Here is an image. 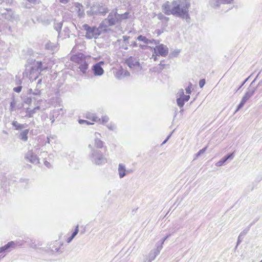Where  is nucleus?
<instances>
[{"label": "nucleus", "instance_id": "nucleus-1", "mask_svg": "<svg viewBox=\"0 0 262 262\" xmlns=\"http://www.w3.org/2000/svg\"><path fill=\"white\" fill-rule=\"evenodd\" d=\"M190 4L189 0H175L171 3L166 2L162 5L164 13L172 14L182 18H189L188 11Z\"/></svg>", "mask_w": 262, "mask_h": 262}, {"label": "nucleus", "instance_id": "nucleus-2", "mask_svg": "<svg viewBox=\"0 0 262 262\" xmlns=\"http://www.w3.org/2000/svg\"><path fill=\"white\" fill-rule=\"evenodd\" d=\"M128 15V13L127 12L122 14H118L117 9H114L110 13L107 17L100 24L99 27L101 29H106L110 26H114L116 23L120 22L122 19H127Z\"/></svg>", "mask_w": 262, "mask_h": 262}, {"label": "nucleus", "instance_id": "nucleus-3", "mask_svg": "<svg viewBox=\"0 0 262 262\" xmlns=\"http://www.w3.org/2000/svg\"><path fill=\"white\" fill-rule=\"evenodd\" d=\"M46 69L47 67H43L41 62L34 61L31 67L26 68L23 73V76L28 77L30 80L33 78L36 79L38 77V73L43 71Z\"/></svg>", "mask_w": 262, "mask_h": 262}, {"label": "nucleus", "instance_id": "nucleus-4", "mask_svg": "<svg viewBox=\"0 0 262 262\" xmlns=\"http://www.w3.org/2000/svg\"><path fill=\"white\" fill-rule=\"evenodd\" d=\"M108 11L109 10L106 6L102 3L95 2L90 5V9L86 11V13L89 16L98 15L104 16Z\"/></svg>", "mask_w": 262, "mask_h": 262}, {"label": "nucleus", "instance_id": "nucleus-5", "mask_svg": "<svg viewBox=\"0 0 262 262\" xmlns=\"http://www.w3.org/2000/svg\"><path fill=\"white\" fill-rule=\"evenodd\" d=\"M89 147L92 149L89 158L93 164L102 165L107 162V159L101 151L94 149L91 144L89 145Z\"/></svg>", "mask_w": 262, "mask_h": 262}, {"label": "nucleus", "instance_id": "nucleus-6", "mask_svg": "<svg viewBox=\"0 0 262 262\" xmlns=\"http://www.w3.org/2000/svg\"><path fill=\"white\" fill-rule=\"evenodd\" d=\"M255 80L256 78L251 82L250 86L247 89V91L243 97L240 103L237 106V108L235 111V113L243 107L245 103L253 95L256 91V88L253 86L252 84L255 82Z\"/></svg>", "mask_w": 262, "mask_h": 262}, {"label": "nucleus", "instance_id": "nucleus-7", "mask_svg": "<svg viewBox=\"0 0 262 262\" xmlns=\"http://www.w3.org/2000/svg\"><path fill=\"white\" fill-rule=\"evenodd\" d=\"M82 29L86 31L85 37L88 39L96 38L100 34V31L99 29L103 30H106V29H101L99 27V28L91 27L87 24H84L82 26Z\"/></svg>", "mask_w": 262, "mask_h": 262}, {"label": "nucleus", "instance_id": "nucleus-8", "mask_svg": "<svg viewBox=\"0 0 262 262\" xmlns=\"http://www.w3.org/2000/svg\"><path fill=\"white\" fill-rule=\"evenodd\" d=\"M71 59L79 65V69L80 71L82 72L83 74H85L88 69V63L85 60L77 56H72Z\"/></svg>", "mask_w": 262, "mask_h": 262}, {"label": "nucleus", "instance_id": "nucleus-9", "mask_svg": "<svg viewBox=\"0 0 262 262\" xmlns=\"http://www.w3.org/2000/svg\"><path fill=\"white\" fill-rule=\"evenodd\" d=\"M154 53L156 55L166 57L168 54V47L163 44H160L154 48Z\"/></svg>", "mask_w": 262, "mask_h": 262}, {"label": "nucleus", "instance_id": "nucleus-10", "mask_svg": "<svg viewBox=\"0 0 262 262\" xmlns=\"http://www.w3.org/2000/svg\"><path fill=\"white\" fill-rule=\"evenodd\" d=\"M104 64V62L102 61H101L93 65L92 70L95 76H100L103 74L104 70L102 66Z\"/></svg>", "mask_w": 262, "mask_h": 262}, {"label": "nucleus", "instance_id": "nucleus-11", "mask_svg": "<svg viewBox=\"0 0 262 262\" xmlns=\"http://www.w3.org/2000/svg\"><path fill=\"white\" fill-rule=\"evenodd\" d=\"M161 250V246L156 245V248L150 251L147 259L145 260L144 262H151L152 260H154L156 256L159 254Z\"/></svg>", "mask_w": 262, "mask_h": 262}, {"label": "nucleus", "instance_id": "nucleus-12", "mask_svg": "<svg viewBox=\"0 0 262 262\" xmlns=\"http://www.w3.org/2000/svg\"><path fill=\"white\" fill-rule=\"evenodd\" d=\"M25 158L30 163L36 164L39 163V159L37 156L34 154L32 150H29L25 155Z\"/></svg>", "mask_w": 262, "mask_h": 262}, {"label": "nucleus", "instance_id": "nucleus-13", "mask_svg": "<svg viewBox=\"0 0 262 262\" xmlns=\"http://www.w3.org/2000/svg\"><path fill=\"white\" fill-rule=\"evenodd\" d=\"M125 62L131 69L141 70L142 68L138 60L132 57H130L126 59Z\"/></svg>", "mask_w": 262, "mask_h": 262}, {"label": "nucleus", "instance_id": "nucleus-14", "mask_svg": "<svg viewBox=\"0 0 262 262\" xmlns=\"http://www.w3.org/2000/svg\"><path fill=\"white\" fill-rule=\"evenodd\" d=\"M118 171L119 178L121 179L124 178L127 174L133 172V170L126 169L125 165L122 163L119 164Z\"/></svg>", "mask_w": 262, "mask_h": 262}, {"label": "nucleus", "instance_id": "nucleus-15", "mask_svg": "<svg viewBox=\"0 0 262 262\" xmlns=\"http://www.w3.org/2000/svg\"><path fill=\"white\" fill-rule=\"evenodd\" d=\"M74 6L75 7V11L77 12L78 16L79 17H84L85 13L82 5L78 3H75L74 4Z\"/></svg>", "mask_w": 262, "mask_h": 262}, {"label": "nucleus", "instance_id": "nucleus-16", "mask_svg": "<svg viewBox=\"0 0 262 262\" xmlns=\"http://www.w3.org/2000/svg\"><path fill=\"white\" fill-rule=\"evenodd\" d=\"M234 158V152H232L226 156L222 158L219 161L215 163V166L217 167H221L224 165L225 162L228 160H232Z\"/></svg>", "mask_w": 262, "mask_h": 262}, {"label": "nucleus", "instance_id": "nucleus-17", "mask_svg": "<svg viewBox=\"0 0 262 262\" xmlns=\"http://www.w3.org/2000/svg\"><path fill=\"white\" fill-rule=\"evenodd\" d=\"M100 136L101 135L99 133H95V139L94 145L97 148H102L103 146V142L100 139H99V137H100Z\"/></svg>", "mask_w": 262, "mask_h": 262}, {"label": "nucleus", "instance_id": "nucleus-18", "mask_svg": "<svg viewBox=\"0 0 262 262\" xmlns=\"http://www.w3.org/2000/svg\"><path fill=\"white\" fill-rule=\"evenodd\" d=\"M130 75V73L126 70L123 69L119 70L116 74V76L118 79H121L126 77H128Z\"/></svg>", "mask_w": 262, "mask_h": 262}, {"label": "nucleus", "instance_id": "nucleus-19", "mask_svg": "<svg viewBox=\"0 0 262 262\" xmlns=\"http://www.w3.org/2000/svg\"><path fill=\"white\" fill-rule=\"evenodd\" d=\"M39 109L40 107L39 106L34 107L33 110H30L29 107L27 108L26 111V115H25V117L28 118L33 117L34 114H35Z\"/></svg>", "mask_w": 262, "mask_h": 262}, {"label": "nucleus", "instance_id": "nucleus-20", "mask_svg": "<svg viewBox=\"0 0 262 262\" xmlns=\"http://www.w3.org/2000/svg\"><path fill=\"white\" fill-rule=\"evenodd\" d=\"M137 40L142 41L145 44H149L152 43L154 42L155 44L159 43V42H157L155 40L152 39L150 40L147 38L145 36H144L143 35H139L137 38Z\"/></svg>", "mask_w": 262, "mask_h": 262}, {"label": "nucleus", "instance_id": "nucleus-21", "mask_svg": "<svg viewBox=\"0 0 262 262\" xmlns=\"http://www.w3.org/2000/svg\"><path fill=\"white\" fill-rule=\"evenodd\" d=\"M29 133V129H25L20 132L19 138L23 141H27L28 140V135Z\"/></svg>", "mask_w": 262, "mask_h": 262}, {"label": "nucleus", "instance_id": "nucleus-22", "mask_svg": "<svg viewBox=\"0 0 262 262\" xmlns=\"http://www.w3.org/2000/svg\"><path fill=\"white\" fill-rule=\"evenodd\" d=\"M85 117L88 119H92L94 122H98L100 121V119L98 118V117H96L95 114L90 112H88L86 113Z\"/></svg>", "mask_w": 262, "mask_h": 262}, {"label": "nucleus", "instance_id": "nucleus-23", "mask_svg": "<svg viewBox=\"0 0 262 262\" xmlns=\"http://www.w3.org/2000/svg\"><path fill=\"white\" fill-rule=\"evenodd\" d=\"M46 49L48 50H50L51 51H54L57 48V46L56 43H52L50 41L47 42L46 44Z\"/></svg>", "mask_w": 262, "mask_h": 262}, {"label": "nucleus", "instance_id": "nucleus-24", "mask_svg": "<svg viewBox=\"0 0 262 262\" xmlns=\"http://www.w3.org/2000/svg\"><path fill=\"white\" fill-rule=\"evenodd\" d=\"M62 24L61 22H58L54 24V28L58 32V36L62 34L60 31L62 28Z\"/></svg>", "mask_w": 262, "mask_h": 262}, {"label": "nucleus", "instance_id": "nucleus-25", "mask_svg": "<svg viewBox=\"0 0 262 262\" xmlns=\"http://www.w3.org/2000/svg\"><path fill=\"white\" fill-rule=\"evenodd\" d=\"M12 125L16 130H20L24 127V125L18 123L16 121H13Z\"/></svg>", "mask_w": 262, "mask_h": 262}, {"label": "nucleus", "instance_id": "nucleus-26", "mask_svg": "<svg viewBox=\"0 0 262 262\" xmlns=\"http://www.w3.org/2000/svg\"><path fill=\"white\" fill-rule=\"evenodd\" d=\"M165 64H162V63L161 62L160 64L158 65L157 67H155L154 68V71L157 72H160L165 68Z\"/></svg>", "mask_w": 262, "mask_h": 262}, {"label": "nucleus", "instance_id": "nucleus-27", "mask_svg": "<svg viewBox=\"0 0 262 262\" xmlns=\"http://www.w3.org/2000/svg\"><path fill=\"white\" fill-rule=\"evenodd\" d=\"M207 148V147L206 146L203 149L200 150L195 155V158L194 159H197L199 156H201L203 154L205 153V152L206 151Z\"/></svg>", "mask_w": 262, "mask_h": 262}, {"label": "nucleus", "instance_id": "nucleus-28", "mask_svg": "<svg viewBox=\"0 0 262 262\" xmlns=\"http://www.w3.org/2000/svg\"><path fill=\"white\" fill-rule=\"evenodd\" d=\"M16 245L17 244L15 243L14 242L11 241L9 242L7 244L5 245V248H7V249L10 248H14L16 247Z\"/></svg>", "mask_w": 262, "mask_h": 262}, {"label": "nucleus", "instance_id": "nucleus-29", "mask_svg": "<svg viewBox=\"0 0 262 262\" xmlns=\"http://www.w3.org/2000/svg\"><path fill=\"white\" fill-rule=\"evenodd\" d=\"M171 235V234H169L167 235L166 237L162 239L160 242H158L156 244L157 246H161V249L163 248V245L164 242Z\"/></svg>", "mask_w": 262, "mask_h": 262}, {"label": "nucleus", "instance_id": "nucleus-30", "mask_svg": "<svg viewBox=\"0 0 262 262\" xmlns=\"http://www.w3.org/2000/svg\"><path fill=\"white\" fill-rule=\"evenodd\" d=\"M15 105L16 102L15 100L13 99L11 102H10V111L11 112H12L14 111H15Z\"/></svg>", "mask_w": 262, "mask_h": 262}, {"label": "nucleus", "instance_id": "nucleus-31", "mask_svg": "<svg viewBox=\"0 0 262 262\" xmlns=\"http://www.w3.org/2000/svg\"><path fill=\"white\" fill-rule=\"evenodd\" d=\"M177 104L180 107H182L184 104V101L182 99V98H178L177 99Z\"/></svg>", "mask_w": 262, "mask_h": 262}, {"label": "nucleus", "instance_id": "nucleus-32", "mask_svg": "<svg viewBox=\"0 0 262 262\" xmlns=\"http://www.w3.org/2000/svg\"><path fill=\"white\" fill-rule=\"evenodd\" d=\"M107 128L111 130H114L116 129V126L115 124L111 123L107 125Z\"/></svg>", "mask_w": 262, "mask_h": 262}, {"label": "nucleus", "instance_id": "nucleus-33", "mask_svg": "<svg viewBox=\"0 0 262 262\" xmlns=\"http://www.w3.org/2000/svg\"><path fill=\"white\" fill-rule=\"evenodd\" d=\"M79 232V226L77 225L75 227V230L72 234L71 236L74 238Z\"/></svg>", "mask_w": 262, "mask_h": 262}, {"label": "nucleus", "instance_id": "nucleus-34", "mask_svg": "<svg viewBox=\"0 0 262 262\" xmlns=\"http://www.w3.org/2000/svg\"><path fill=\"white\" fill-rule=\"evenodd\" d=\"M234 0H217L218 2H220L222 4H231Z\"/></svg>", "mask_w": 262, "mask_h": 262}, {"label": "nucleus", "instance_id": "nucleus-35", "mask_svg": "<svg viewBox=\"0 0 262 262\" xmlns=\"http://www.w3.org/2000/svg\"><path fill=\"white\" fill-rule=\"evenodd\" d=\"M249 230V228H248L244 230L242 232H241V233L239 234V237H244L245 235H246Z\"/></svg>", "mask_w": 262, "mask_h": 262}, {"label": "nucleus", "instance_id": "nucleus-36", "mask_svg": "<svg viewBox=\"0 0 262 262\" xmlns=\"http://www.w3.org/2000/svg\"><path fill=\"white\" fill-rule=\"evenodd\" d=\"M78 122H79V124H84V123H85V124H86L88 125L93 124V123H91V122H89V121H88L86 120H82V119L79 120Z\"/></svg>", "mask_w": 262, "mask_h": 262}, {"label": "nucleus", "instance_id": "nucleus-37", "mask_svg": "<svg viewBox=\"0 0 262 262\" xmlns=\"http://www.w3.org/2000/svg\"><path fill=\"white\" fill-rule=\"evenodd\" d=\"M101 120H102V123L104 124L105 123H107L108 121L109 118L106 116H104L102 117Z\"/></svg>", "mask_w": 262, "mask_h": 262}, {"label": "nucleus", "instance_id": "nucleus-38", "mask_svg": "<svg viewBox=\"0 0 262 262\" xmlns=\"http://www.w3.org/2000/svg\"><path fill=\"white\" fill-rule=\"evenodd\" d=\"M178 96H179V98H182V97L184 95V90L183 89H180L177 94Z\"/></svg>", "mask_w": 262, "mask_h": 262}, {"label": "nucleus", "instance_id": "nucleus-39", "mask_svg": "<svg viewBox=\"0 0 262 262\" xmlns=\"http://www.w3.org/2000/svg\"><path fill=\"white\" fill-rule=\"evenodd\" d=\"M13 0H0V4L3 3H6V4L11 5L13 3Z\"/></svg>", "mask_w": 262, "mask_h": 262}, {"label": "nucleus", "instance_id": "nucleus-40", "mask_svg": "<svg viewBox=\"0 0 262 262\" xmlns=\"http://www.w3.org/2000/svg\"><path fill=\"white\" fill-rule=\"evenodd\" d=\"M191 85L192 84L190 82L188 87L186 88L185 90L187 94H190L191 93Z\"/></svg>", "mask_w": 262, "mask_h": 262}, {"label": "nucleus", "instance_id": "nucleus-41", "mask_svg": "<svg viewBox=\"0 0 262 262\" xmlns=\"http://www.w3.org/2000/svg\"><path fill=\"white\" fill-rule=\"evenodd\" d=\"M40 94H41V92L39 90H38V89L34 90L33 92V95L39 96V95H40Z\"/></svg>", "mask_w": 262, "mask_h": 262}, {"label": "nucleus", "instance_id": "nucleus-42", "mask_svg": "<svg viewBox=\"0 0 262 262\" xmlns=\"http://www.w3.org/2000/svg\"><path fill=\"white\" fill-rule=\"evenodd\" d=\"M63 32H64V37L69 36L70 30L68 28H65L63 30Z\"/></svg>", "mask_w": 262, "mask_h": 262}, {"label": "nucleus", "instance_id": "nucleus-43", "mask_svg": "<svg viewBox=\"0 0 262 262\" xmlns=\"http://www.w3.org/2000/svg\"><path fill=\"white\" fill-rule=\"evenodd\" d=\"M205 84V80L204 79L200 80L199 81V86L201 88H203Z\"/></svg>", "mask_w": 262, "mask_h": 262}, {"label": "nucleus", "instance_id": "nucleus-44", "mask_svg": "<svg viewBox=\"0 0 262 262\" xmlns=\"http://www.w3.org/2000/svg\"><path fill=\"white\" fill-rule=\"evenodd\" d=\"M21 89H22V86H18L17 87L14 88L13 89V90H14V92H15L16 93H19L20 92H21Z\"/></svg>", "mask_w": 262, "mask_h": 262}, {"label": "nucleus", "instance_id": "nucleus-45", "mask_svg": "<svg viewBox=\"0 0 262 262\" xmlns=\"http://www.w3.org/2000/svg\"><path fill=\"white\" fill-rule=\"evenodd\" d=\"M190 98V96L189 95H184L183 97H182V99L184 100V102H187L189 100Z\"/></svg>", "mask_w": 262, "mask_h": 262}, {"label": "nucleus", "instance_id": "nucleus-46", "mask_svg": "<svg viewBox=\"0 0 262 262\" xmlns=\"http://www.w3.org/2000/svg\"><path fill=\"white\" fill-rule=\"evenodd\" d=\"M180 53V51H174L173 52H172L171 54V55L173 57H176L178 56V55L179 54V53Z\"/></svg>", "mask_w": 262, "mask_h": 262}, {"label": "nucleus", "instance_id": "nucleus-47", "mask_svg": "<svg viewBox=\"0 0 262 262\" xmlns=\"http://www.w3.org/2000/svg\"><path fill=\"white\" fill-rule=\"evenodd\" d=\"M59 1L63 4H67L69 3V0H59Z\"/></svg>", "mask_w": 262, "mask_h": 262}, {"label": "nucleus", "instance_id": "nucleus-48", "mask_svg": "<svg viewBox=\"0 0 262 262\" xmlns=\"http://www.w3.org/2000/svg\"><path fill=\"white\" fill-rule=\"evenodd\" d=\"M45 165L48 168H50L51 167V165L49 162H48L47 161H44Z\"/></svg>", "mask_w": 262, "mask_h": 262}, {"label": "nucleus", "instance_id": "nucleus-49", "mask_svg": "<svg viewBox=\"0 0 262 262\" xmlns=\"http://www.w3.org/2000/svg\"><path fill=\"white\" fill-rule=\"evenodd\" d=\"M129 38V36H123V41L125 42L127 41V40H128Z\"/></svg>", "mask_w": 262, "mask_h": 262}, {"label": "nucleus", "instance_id": "nucleus-50", "mask_svg": "<svg viewBox=\"0 0 262 262\" xmlns=\"http://www.w3.org/2000/svg\"><path fill=\"white\" fill-rule=\"evenodd\" d=\"M158 55H156V54H155V53H154V52L152 54V58L154 59V61H157V56Z\"/></svg>", "mask_w": 262, "mask_h": 262}, {"label": "nucleus", "instance_id": "nucleus-51", "mask_svg": "<svg viewBox=\"0 0 262 262\" xmlns=\"http://www.w3.org/2000/svg\"><path fill=\"white\" fill-rule=\"evenodd\" d=\"M7 250V248H5V245L1 248H0V253L4 252V251Z\"/></svg>", "mask_w": 262, "mask_h": 262}, {"label": "nucleus", "instance_id": "nucleus-52", "mask_svg": "<svg viewBox=\"0 0 262 262\" xmlns=\"http://www.w3.org/2000/svg\"><path fill=\"white\" fill-rule=\"evenodd\" d=\"M171 135V134H170V135H169L167 137V138H166V139H165V140L163 142V143H162V145H163V144H165V143H166V142L168 141V139H169V138L170 137Z\"/></svg>", "mask_w": 262, "mask_h": 262}, {"label": "nucleus", "instance_id": "nucleus-53", "mask_svg": "<svg viewBox=\"0 0 262 262\" xmlns=\"http://www.w3.org/2000/svg\"><path fill=\"white\" fill-rule=\"evenodd\" d=\"M243 237H239V235L238 236V240H237V245H238L241 242H242V240L243 239Z\"/></svg>", "mask_w": 262, "mask_h": 262}, {"label": "nucleus", "instance_id": "nucleus-54", "mask_svg": "<svg viewBox=\"0 0 262 262\" xmlns=\"http://www.w3.org/2000/svg\"><path fill=\"white\" fill-rule=\"evenodd\" d=\"M73 237H72V236H71L70 237L68 238V239H67V242H68V243H70V242L73 240Z\"/></svg>", "mask_w": 262, "mask_h": 262}, {"label": "nucleus", "instance_id": "nucleus-55", "mask_svg": "<svg viewBox=\"0 0 262 262\" xmlns=\"http://www.w3.org/2000/svg\"><path fill=\"white\" fill-rule=\"evenodd\" d=\"M132 45L135 47H137L138 46V43L136 41H134L133 42H132Z\"/></svg>", "mask_w": 262, "mask_h": 262}, {"label": "nucleus", "instance_id": "nucleus-56", "mask_svg": "<svg viewBox=\"0 0 262 262\" xmlns=\"http://www.w3.org/2000/svg\"><path fill=\"white\" fill-rule=\"evenodd\" d=\"M48 138H50V139L54 140L56 138V137L55 135H50L48 137Z\"/></svg>", "mask_w": 262, "mask_h": 262}, {"label": "nucleus", "instance_id": "nucleus-57", "mask_svg": "<svg viewBox=\"0 0 262 262\" xmlns=\"http://www.w3.org/2000/svg\"><path fill=\"white\" fill-rule=\"evenodd\" d=\"M139 46L141 48H142V49H145V48H146V47H147V46H146V45H139Z\"/></svg>", "mask_w": 262, "mask_h": 262}, {"label": "nucleus", "instance_id": "nucleus-58", "mask_svg": "<svg viewBox=\"0 0 262 262\" xmlns=\"http://www.w3.org/2000/svg\"><path fill=\"white\" fill-rule=\"evenodd\" d=\"M47 154V152H46V151H42V152H40V155H42V156H46Z\"/></svg>", "mask_w": 262, "mask_h": 262}, {"label": "nucleus", "instance_id": "nucleus-59", "mask_svg": "<svg viewBox=\"0 0 262 262\" xmlns=\"http://www.w3.org/2000/svg\"><path fill=\"white\" fill-rule=\"evenodd\" d=\"M6 10L7 11H8V12H11V15H13V13L12 12V10H11V9H8V8H7V9H6ZM11 16L12 17V16Z\"/></svg>", "mask_w": 262, "mask_h": 262}, {"label": "nucleus", "instance_id": "nucleus-60", "mask_svg": "<svg viewBox=\"0 0 262 262\" xmlns=\"http://www.w3.org/2000/svg\"><path fill=\"white\" fill-rule=\"evenodd\" d=\"M33 91L32 89H30L29 90H28V93L29 94H33Z\"/></svg>", "mask_w": 262, "mask_h": 262}, {"label": "nucleus", "instance_id": "nucleus-61", "mask_svg": "<svg viewBox=\"0 0 262 262\" xmlns=\"http://www.w3.org/2000/svg\"><path fill=\"white\" fill-rule=\"evenodd\" d=\"M31 99H27V100L26 101V103H28V104H30L31 103Z\"/></svg>", "mask_w": 262, "mask_h": 262}, {"label": "nucleus", "instance_id": "nucleus-62", "mask_svg": "<svg viewBox=\"0 0 262 262\" xmlns=\"http://www.w3.org/2000/svg\"><path fill=\"white\" fill-rule=\"evenodd\" d=\"M247 79H246L243 82V83L242 84V85L240 86V87L239 88L238 90L240 89L242 86L245 83V82L247 81Z\"/></svg>", "mask_w": 262, "mask_h": 262}, {"label": "nucleus", "instance_id": "nucleus-63", "mask_svg": "<svg viewBox=\"0 0 262 262\" xmlns=\"http://www.w3.org/2000/svg\"><path fill=\"white\" fill-rule=\"evenodd\" d=\"M50 140H51V139H50V138H48H48H47V143H50Z\"/></svg>", "mask_w": 262, "mask_h": 262}, {"label": "nucleus", "instance_id": "nucleus-64", "mask_svg": "<svg viewBox=\"0 0 262 262\" xmlns=\"http://www.w3.org/2000/svg\"><path fill=\"white\" fill-rule=\"evenodd\" d=\"M50 120H51V123H53L54 121H55V119L53 118H50Z\"/></svg>", "mask_w": 262, "mask_h": 262}]
</instances>
